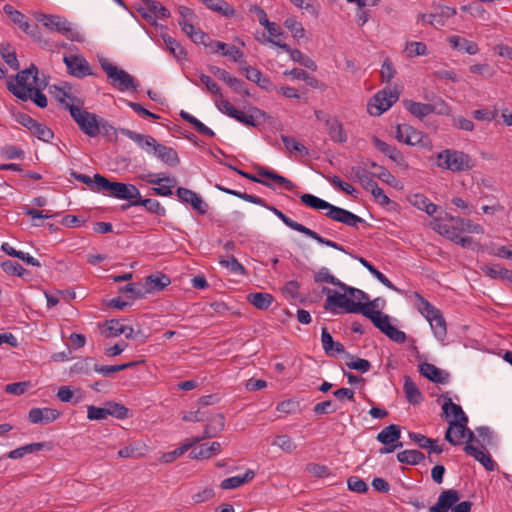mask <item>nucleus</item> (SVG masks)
Masks as SVG:
<instances>
[{
    "label": "nucleus",
    "instance_id": "nucleus-1",
    "mask_svg": "<svg viewBox=\"0 0 512 512\" xmlns=\"http://www.w3.org/2000/svg\"><path fill=\"white\" fill-rule=\"evenodd\" d=\"M120 132L147 152L152 149L153 154L165 164L175 167L180 163L178 154L172 147L159 144L152 136L143 135L127 128H121Z\"/></svg>",
    "mask_w": 512,
    "mask_h": 512
},
{
    "label": "nucleus",
    "instance_id": "nucleus-2",
    "mask_svg": "<svg viewBox=\"0 0 512 512\" xmlns=\"http://www.w3.org/2000/svg\"><path fill=\"white\" fill-rule=\"evenodd\" d=\"M414 298L417 300V310L427 319L430 323L431 329L435 337L443 341L447 335L446 321L441 311L432 305L429 301L423 298L418 292L414 293Z\"/></svg>",
    "mask_w": 512,
    "mask_h": 512
},
{
    "label": "nucleus",
    "instance_id": "nucleus-3",
    "mask_svg": "<svg viewBox=\"0 0 512 512\" xmlns=\"http://www.w3.org/2000/svg\"><path fill=\"white\" fill-rule=\"evenodd\" d=\"M96 181L98 193L122 200H131V202L140 196V191L133 184L110 181L104 176H97Z\"/></svg>",
    "mask_w": 512,
    "mask_h": 512
},
{
    "label": "nucleus",
    "instance_id": "nucleus-4",
    "mask_svg": "<svg viewBox=\"0 0 512 512\" xmlns=\"http://www.w3.org/2000/svg\"><path fill=\"white\" fill-rule=\"evenodd\" d=\"M437 166L452 172H464L471 170L474 162L463 151L446 149L437 154Z\"/></svg>",
    "mask_w": 512,
    "mask_h": 512
},
{
    "label": "nucleus",
    "instance_id": "nucleus-5",
    "mask_svg": "<svg viewBox=\"0 0 512 512\" xmlns=\"http://www.w3.org/2000/svg\"><path fill=\"white\" fill-rule=\"evenodd\" d=\"M66 109L84 134L89 137L99 135L100 117L84 109L82 103L80 105L66 104Z\"/></svg>",
    "mask_w": 512,
    "mask_h": 512
},
{
    "label": "nucleus",
    "instance_id": "nucleus-6",
    "mask_svg": "<svg viewBox=\"0 0 512 512\" xmlns=\"http://www.w3.org/2000/svg\"><path fill=\"white\" fill-rule=\"evenodd\" d=\"M266 209H268L269 211H271L275 216H277L286 226H288L289 228L297 231V232H300L312 239H314L315 241H317L318 243L322 244V245H326L328 247H331V248H334L336 250H339V251H342V252H346L345 248L338 244L337 242H334V241H331L329 239H326L322 236H320L318 233H316L315 231L307 228L306 226L292 220L291 218H289L288 216H286L282 211H280L279 209H277L276 207L274 206H271L268 204V207H265Z\"/></svg>",
    "mask_w": 512,
    "mask_h": 512
},
{
    "label": "nucleus",
    "instance_id": "nucleus-7",
    "mask_svg": "<svg viewBox=\"0 0 512 512\" xmlns=\"http://www.w3.org/2000/svg\"><path fill=\"white\" fill-rule=\"evenodd\" d=\"M101 68L107 74L110 84L120 91L137 90L138 83L135 78L123 69L110 63L107 59L100 61Z\"/></svg>",
    "mask_w": 512,
    "mask_h": 512
},
{
    "label": "nucleus",
    "instance_id": "nucleus-8",
    "mask_svg": "<svg viewBox=\"0 0 512 512\" xmlns=\"http://www.w3.org/2000/svg\"><path fill=\"white\" fill-rule=\"evenodd\" d=\"M38 21L47 29L66 36L70 41L82 42L84 40L82 34L75 30L67 19L61 16L41 14L38 17Z\"/></svg>",
    "mask_w": 512,
    "mask_h": 512
},
{
    "label": "nucleus",
    "instance_id": "nucleus-9",
    "mask_svg": "<svg viewBox=\"0 0 512 512\" xmlns=\"http://www.w3.org/2000/svg\"><path fill=\"white\" fill-rule=\"evenodd\" d=\"M324 308L335 313L337 309H342L346 313H361L363 306L361 302H355L348 293L333 292V295L326 298Z\"/></svg>",
    "mask_w": 512,
    "mask_h": 512
},
{
    "label": "nucleus",
    "instance_id": "nucleus-10",
    "mask_svg": "<svg viewBox=\"0 0 512 512\" xmlns=\"http://www.w3.org/2000/svg\"><path fill=\"white\" fill-rule=\"evenodd\" d=\"M448 423L449 426L445 433L446 441L454 446L462 444L464 440H466V445L473 444L475 435L474 432L467 427L468 422L448 421Z\"/></svg>",
    "mask_w": 512,
    "mask_h": 512
},
{
    "label": "nucleus",
    "instance_id": "nucleus-11",
    "mask_svg": "<svg viewBox=\"0 0 512 512\" xmlns=\"http://www.w3.org/2000/svg\"><path fill=\"white\" fill-rule=\"evenodd\" d=\"M401 437V428L397 424H390L383 428L376 436L377 441L385 445L380 448V454H389L397 448H401L403 444L399 442Z\"/></svg>",
    "mask_w": 512,
    "mask_h": 512
},
{
    "label": "nucleus",
    "instance_id": "nucleus-12",
    "mask_svg": "<svg viewBox=\"0 0 512 512\" xmlns=\"http://www.w3.org/2000/svg\"><path fill=\"white\" fill-rule=\"evenodd\" d=\"M398 100L396 92L379 91L368 104V112L372 116H379L387 111Z\"/></svg>",
    "mask_w": 512,
    "mask_h": 512
},
{
    "label": "nucleus",
    "instance_id": "nucleus-13",
    "mask_svg": "<svg viewBox=\"0 0 512 512\" xmlns=\"http://www.w3.org/2000/svg\"><path fill=\"white\" fill-rule=\"evenodd\" d=\"M325 215L333 221L340 222L353 228H357L359 224L365 222L363 218L353 214L352 212L344 208L332 204H330L328 211L325 213Z\"/></svg>",
    "mask_w": 512,
    "mask_h": 512
},
{
    "label": "nucleus",
    "instance_id": "nucleus-14",
    "mask_svg": "<svg viewBox=\"0 0 512 512\" xmlns=\"http://www.w3.org/2000/svg\"><path fill=\"white\" fill-rule=\"evenodd\" d=\"M68 72L76 78H84L92 75L90 65L87 60L81 55L64 56L63 59Z\"/></svg>",
    "mask_w": 512,
    "mask_h": 512
},
{
    "label": "nucleus",
    "instance_id": "nucleus-15",
    "mask_svg": "<svg viewBox=\"0 0 512 512\" xmlns=\"http://www.w3.org/2000/svg\"><path fill=\"white\" fill-rule=\"evenodd\" d=\"M460 500V494L455 489L443 490L437 499V502L429 508V512H448Z\"/></svg>",
    "mask_w": 512,
    "mask_h": 512
},
{
    "label": "nucleus",
    "instance_id": "nucleus-16",
    "mask_svg": "<svg viewBox=\"0 0 512 512\" xmlns=\"http://www.w3.org/2000/svg\"><path fill=\"white\" fill-rule=\"evenodd\" d=\"M256 173L258 176L266 178L265 180L269 181L274 189L276 186L283 188L287 191H292L296 185L289 180L288 178L276 173L274 170L268 169L264 166H256Z\"/></svg>",
    "mask_w": 512,
    "mask_h": 512
},
{
    "label": "nucleus",
    "instance_id": "nucleus-17",
    "mask_svg": "<svg viewBox=\"0 0 512 512\" xmlns=\"http://www.w3.org/2000/svg\"><path fill=\"white\" fill-rule=\"evenodd\" d=\"M176 195L180 201H182L183 203L190 204L192 208L199 212L200 214L204 215L207 213V203L196 192L188 188L178 187L176 190Z\"/></svg>",
    "mask_w": 512,
    "mask_h": 512
},
{
    "label": "nucleus",
    "instance_id": "nucleus-18",
    "mask_svg": "<svg viewBox=\"0 0 512 512\" xmlns=\"http://www.w3.org/2000/svg\"><path fill=\"white\" fill-rule=\"evenodd\" d=\"M268 41L273 45L283 49L286 53H289L292 61L299 63L301 66L311 69L312 71L317 70L316 63L309 56L303 54L300 50L291 49V47L288 44L281 42L279 40L268 39Z\"/></svg>",
    "mask_w": 512,
    "mask_h": 512
},
{
    "label": "nucleus",
    "instance_id": "nucleus-19",
    "mask_svg": "<svg viewBox=\"0 0 512 512\" xmlns=\"http://www.w3.org/2000/svg\"><path fill=\"white\" fill-rule=\"evenodd\" d=\"M423 133L408 124H399L396 128V139L410 146L423 142Z\"/></svg>",
    "mask_w": 512,
    "mask_h": 512
},
{
    "label": "nucleus",
    "instance_id": "nucleus-20",
    "mask_svg": "<svg viewBox=\"0 0 512 512\" xmlns=\"http://www.w3.org/2000/svg\"><path fill=\"white\" fill-rule=\"evenodd\" d=\"M60 412L49 407L32 408L28 413V420L33 424H48L55 421Z\"/></svg>",
    "mask_w": 512,
    "mask_h": 512
},
{
    "label": "nucleus",
    "instance_id": "nucleus-21",
    "mask_svg": "<svg viewBox=\"0 0 512 512\" xmlns=\"http://www.w3.org/2000/svg\"><path fill=\"white\" fill-rule=\"evenodd\" d=\"M321 342L325 353L329 357H336L338 354L345 353L344 345L334 341L326 327H323L321 330Z\"/></svg>",
    "mask_w": 512,
    "mask_h": 512
},
{
    "label": "nucleus",
    "instance_id": "nucleus-22",
    "mask_svg": "<svg viewBox=\"0 0 512 512\" xmlns=\"http://www.w3.org/2000/svg\"><path fill=\"white\" fill-rule=\"evenodd\" d=\"M484 450L485 449L476 447L474 444H467L464 447V452L467 455L480 462L486 470L493 471L495 468V463L491 456L488 453H485Z\"/></svg>",
    "mask_w": 512,
    "mask_h": 512
},
{
    "label": "nucleus",
    "instance_id": "nucleus-23",
    "mask_svg": "<svg viewBox=\"0 0 512 512\" xmlns=\"http://www.w3.org/2000/svg\"><path fill=\"white\" fill-rule=\"evenodd\" d=\"M222 445L219 442H211L201 444L199 447L194 448L189 456L192 459H208L220 453Z\"/></svg>",
    "mask_w": 512,
    "mask_h": 512
},
{
    "label": "nucleus",
    "instance_id": "nucleus-24",
    "mask_svg": "<svg viewBox=\"0 0 512 512\" xmlns=\"http://www.w3.org/2000/svg\"><path fill=\"white\" fill-rule=\"evenodd\" d=\"M130 206H143L148 212L153 213L160 217L165 216L166 214V209L161 205V203L158 200L151 198L142 199L141 195L139 196V198H136V200L130 202V204L122 205V208L125 209L126 207Z\"/></svg>",
    "mask_w": 512,
    "mask_h": 512
},
{
    "label": "nucleus",
    "instance_id": "nucleus-25",
    "mask_svg": "<svg viewBox=\"0 0 512 512\" xmlns=\"http://www.w3.org/2000/svg\"><path fill=\"white\" fill-rule=\"evenodd\" d=\"M361 314L370 319L371 322L384 334L392 326L390 323V317L381 311H369L366 306L363 308Z\"/></svg>",
    "mask_w": 512,
    "mask_h": 512
},
{
    "label": "nucleus",
    "instance_id": "nucleus-26",
    "mask_svg": "<svg viewBox=\"0 0 512 512\" xmlns=\"http://www.w3.org/2000/svg\"><path fill=\"white\" fill-rule=\"evenodd\" d=\"M419 372L422 376L435 383L443 384L447 381V374H444L441 369L428 362L419 365Z\"/></svg>",
    "mask_w": 512,
    "mask_h": 512
},
{
    "label": "nucleus",
    "instance_id": "nucleus-27",
    "mask_svg": "<svg viewBox=\"0 0 512 512\" xmlns=\"http://www.w3.org/2000/svg\"><path fill=\"white\" fill-rule=\"evenodd\" d=\"M171 283L170 277L163 273L152 274L146 277L144 286V291L150 293L151 291H160L163 290Z\"/></svg>",
    "mask_w": 512,
    "mask_h": 512
},
{
    "label": "nucleus",
    "instance_id": "nucleus-28",
    "mask_svg": "<svg viewBox=\"0 0 512 512\" xmlns=\"http://www.w3.org/2000/svg\"><path fill=\"white\" fill-rule=\"evenodd\" d=\"M447 41L453 49L463 51L469 55H475L479 51L478 45L475 42L457 35L448 37Z\"/></svg>",
    "mask_w": 512,
    "mask_h": 512
},
{
    "label": "nucleus",
    "instance_id": "nucleus-29",
    "mask_svg": "<svg viewBox=\"0 0 512 512\" xmlns=\"http://www.w3.org/2000/svg\"><path fill=\"white\" fill-rule=\"evenodd\" d=\"M445 399L442 409L447 418L453 417L450 421L468 422V417L461 406L452 402L451 398L443 396Z\"/></svg>",
    "mask_w": 512,
    "mask_h": 512
},
{
    "label": "nucleus",
    "instance_id": "nucleus-30",
    "mask_svg": "<svg viewBox=\"0 0 512 512\" xmlns=\"http://www.w3.org/2000/svg\"><path fill=\"white\" fill-rule=\"evenodd\" d=\"M481 270L491 279L507 280L512 283V271L499 264H486L481 267Z\"/></svg>",
    "mask_w": 512,
    "mask_h": 512
},
{
    "label": "nucleus",
    "instance_id": "nucleus-31",
    "mask_svg": "<svg viewBox=\"0 0 512 512\" xmlns=\"http://www.w3.org/2000/svg\"><path fill=\"white\" fill-rule=\"evenodd\" d=\"M403 391L407 401L412 405L419 404L423 400L422 393L412 378L408 375L404 376Z\"/></svg>",
    "mask_w": 512,
    "mask_h": 512
},
{
    "label": "nucleus",
    "instance_id": "nucleus-32",
    "mask_svg": "<svg viewBox=\"0 0 512 512\" xmlns=\"http://www.w3.org/2000/svg\"><path fill=\"white\" fill-rule=\"evenodd\" d=\"M50 450L52 448L51 443L49 442H39V443H31L19 448H16L9 452L8 457L11 459H18L23 457L26 454L34 453L43 449Z\"/></svg>",
    "mask_w": 512,
    "mask_h": 512
},
{
    "label": "nucleus",
    "instance_id": "nucleus-33",
    "mask_svg": "<svg viewBox=\"0 0 512 512\" xmlns=\"http://www.w3.org/2000/svg\"><path fill=\"white\" fill-rule=\"evenodd\" d=\"M225 428V417L223 414H217L212 417L209 423L206 425L204 430V435L201 437L203 439L216 437L222 432Z\"/></svg>",
    "mask_w": 512,
    "mask_h": 512
},
{
    "label": "nucleus",
    "instance_id": "nucleus-34",
    "mask_svg": "<svg viewBox=\"0 0 512 512\" xmlns=\"http://www.w3.org/2000/svg\"><path fill=\"white\" fill-rule=\"evenodd\" d=\"M264 117H265V112L261 111L260 109H258L256 107H253V108H251L249 114H246L240 110H237V113H235L232 118L244 125L255 127L257 125L256 121L259 118H264Z\"/></svg>",
    "mask_w": 512,
    "mask_h": 512
},
{
    "label": "nucleus",
    "instance_id": "nucleus-35",
    "mask_svg": "<svg viewBox=\"0 0 512 512\" xmlns=\"http://www.w3.org/2000/svg\"><path fill=\"white\" fill-rule=\"evenodd\" d=\"M254 476V471L249 469L245 472L244 475H237L224 479L221 482L220 487L224 490L236 489L241 485L251 481L254 478Z\"/></svg>",
    "mask_w": 512,
    "mask_h": 512
},
{
    "label": "nucleus",
    "instance_id": "nucleus-36",
    "mask_svg": "<svg viewBox=\"0 0 512 512\" xmlns=\"http://www.w3.org/2000/svg\"><path fill=\"white\" fill-rule=\"evenodd\" d=\"M250 304L260 310L268 309L274 301V297L269 293L254 292L247 295Z\"/></svg>",
    "mask_w": 512,
    "mask_h": 512
},
{
    "label": "nucleus",
    "instance_id": "nucleus-37",
    "mask_svg": "<svg viewBox=\"0 0 512 512\" xmlns=\"http://www.w3.org/2000/svg\"><path fill=\"white\" fill-rule=\"evenodd\" d=\"M326 125L328 127V135L332 141L337 143H345L347 141V134L337 119H328Z\"/></svg>",
    "mask_w": 512,
    "mask_h": 512
},
{
    "label": "nucleus",
    "instance_id": "nucleus-38",
    "mask_svg": "<svg viewBox=\"0 0 512 512\" xmlns=\"http://www.w3.org/2000/svg\"><path fill=\"white\" fill-rule=\"evenodd\" d=\"M38 79V69L34 64L25 70L20 71L15 78L14 84H22L24 86H35Z\"/></svg>",
    "mask_w": 512,
    "mask_h": 512
},
{
    "label": "nucleus",
    "instance_id": "nucleus-39",
    "mask_svg": "<svg viewBox=\"0 0 512 512\" xmlns=\"http://www.w3.org/2000/svg\"><path fill=\"white\" fill-rule=\"evenodd\" d=\"M351 172L354 175V178L367 192H369L370 189H372L373 186L377 184V182L373 180L372 173L368 172L364 168L354 166L351 168Z\"/></svg>",
    "mask_w": 512,
    "mask_h": 512
},
{
    "label": "nucleus",
    "instance_id": "nucleus-40",
    "mask_svg": "<svg viewBox=\"0 0 512 512\" xmlns=\"http://www.w3.org/2000/svg\"><path fill=\"white\" fill-rule=\"evenodd\" d=\"M210 10L225 17H232L235 14L234 8L224 0H200Z\"/></svg>",
    "mask_w": 512,
    "mask_h": 512
},
{
    "label": "nucleus",
    "instance_id": "nucleus-41",
    "mask_svg": "<svg viewBox=\"0 0 512 512\" xmlns=\"http://www.w3.org/2000/svg\"><path fill=\"white\" fill-rule=\"evenodd\" d=\"M146 446L141 442H134L118 451V456L121 458L138 459L145 455Z\"/></svg>",
    "mask_w": 512,
    "mask_h": 512
},
{
    "label": "nucleus",
    "instance_id": "nucleus-42",
    "mask_svg": "<svg viewBox=\"0 0 512 512\" xmlns=\"http://www.w3.org/2000/svg\"><path fill=\"white\" fill-rule=\"evenodd\" d=\"M372 141L374 146L387 157H389L391 160H393L396 163H400L402 161V154L398 151L397 148L389 145L388 143L380 140L377 137H373Z\"/></svg>",
    "mask_w": 512,
    "mask_h": 512
},
{
    "label": "nucleus",
    "instance_id": "nucleus-43",
    "mask_svg": "<svg viewBox=\"0 0 512 512\" xmlns=\"http://www.w3.org/2000/svg\"><path fill=\"white\" fill-rule=\"evenodd\" d=\"M359 261L384 286H386L387 288H389L393 291L400 292V290L369 261H367L366 259H364L362 257L359 258Z\"/></svg>",
    "mask_w": 512,
    "mask_h": 512
},
{
    "label": "nucleus",
    "instance_id": "nucleus-44",
    "mask_svg": "<svg viewBox=\"0 0 512 512\" xmlns=\"http://www.w3.org/2000/svg\"><path fill=\"white\" fill-rule=\"evenodd\" d=\"M425 455L419 450H404L397 454V460L400 463L417 465L424 461Z\"/></svg>",
    "mask_w": 512,
    "mask_h": 512
},
{
    "label": "nucleus",
    "instance_id": "nucleus-45",
    "mask_svg": "<svg viewBox=\"0 0 512 512\" xmlns=\"http://www.w3.org/2000/svg\"><path fill=\"white\" fill-rule=\"evenodd\" d=\"M407 110L414 116L422 119L435 111L431 104L409 101L406 105Z\"/></svg>",
    "mask_w": 512,
    "mask_h": 512
},
{
    "label": "nucleus",
    "instance_id": "nucleus-46",
    "mask_svg": "<svg viewBox=\"0 0 512 512\" xmlns=\"http://www.w3.org/2000/svg\"><path fill=\"white\" fill-rule=\"evenodd\" d=\"M137 364H138V362H136V361L119 364V365H106V366H101L96 363L93 365V370L95 372L102 374L105 377H109L113 373H116V372H119V371H122V370H125L128 368L135 367Z\"/></svg>",
    "mask_w": 512,
    "mask_h": 512
},
{
    "label": "nucleus",
    "instance_id": "nucleus-47",
    "mask_svg": "<svg viewBox=\"0 0 512 512\" xmlns=\"http://www.w3.org/2000/svg\"><path fill=\"white\" fill-rule=\"evenodd\" d=\"M215 45L217 46V48L221 49L220 53L223 56L229 57L231 60L239 63L240 65H242V63L244 62L243 61V56H244L243 52L235 45H230V44H227L224 42L216 43Z\"/></svg>",
    "mask_w": 512,
    "mask_h": 512
},
{
    "label": "nucleus",
    "instance_id": "nucleus-48",
    "mask_svg": "<svg viewBox=\"0 0 512 512\" xmlns=\"http://www.w3.org/2000/svg\"><path fill=\"white\" fill-rule=\"evenodd\" d=\"M371 168L375 169V172L372 173L373 177L378 178L379 180L391 185L395 186V183L397 182V179L395 176H393L388 169H386L384 166L378 165L374 161H369L367 163Z\"/></svg>",
    "mask_w": 512,
    "mask_h": 512
},
{
    "label": "nucleus",
    "instance_id": "nucleus-49",
    "mask_svg": "<svg viewBox=\"0 0 512 512\" xmlns=\"http://www.w3.org/2000/svg\"><path fill=\"white\" fill-rule=\"evenodd\" d=\"M202 441V438H194L191 442L185 443L175 450L165 453L161 457V461L164 463H171L178 457L182 456L186 451L193 447L196 443Z\"/></svg>",
    "mask_w": 512,
    "mask_h": 512
},
{
    "label": "nucleus",
    "instance_id": "nucleus-50",
    "mask_svg": "<svg viewBox=\"0 0 512 512\" xmlns=\"http://www.w3.org/2000/svg\"><path fill=\"white\" fill-rule=\"evenodd\" d=\"M162 39L168 51L177 59L182 60L186 58V52L176 39L168 34H163Z\"/></svg>",
    "mask_w": 512,
    "mask_h": 512
},
{
    "label": "nucleus",
    "instance_id": "nucleus-51",
    "mask_svg": "<svg viewBox=\"0 0 512 512\" xmlns=\"http://www.w3.org/2000/svg\"><path fill=\"white\" fill-rule=\"evenodd\" d=\"M313 279L315 283H328L334 286H337L341 289L343 286V282H341L338 278L332 275L328 268L322 267L317 272L314 273Z\"/></svg>",
    "mask_w": 512,
    "mask_h": 512
},
{
    "label": "nucleus",
    "instance_id": "nucleus-52",
    "mask_svg": "<svg viewBox=\"0 0 512 512\" xmlns=\"http://www.w3.org/2000/svg\"><path fill=\"white\" fill-rule=\"evenodd\" d=\"M94 364H96V362L93 357H85L75 362L71 366L70 372L72 374L89 375L93 370Z\"/></svg>",
    "mask_w": 512,
    "mask_h": 512
},
{
    "label": "nucleus",
    "instance_id": "nucleus-53",
    "mask_svg": "<svg viewBox=\"0 0 512 512\" xmlns=\"http://www.w3.org/2000/svg\"><path fill=\"white\" fill-rule=\"evenodd\" d=\"M345 364L349 369L357 370L361 373H366L371 368V363L368 360L355 357L349 353H346Z\"/></svg>",
    "mask_w": 512,
    "mask_h": 512
},
{
    "label": "nucleus",
    "instance_id": "nucleus-54",
    "mask_svg": "<svg viewBox=\"0 0 512 512\" xmlns=\"http://www.w3.org/2000/svg\"><path fill=\"white\" fill-rule=\"evenodd\" d=\"M284 75L290 76L293 79L306 81L309 86L314 88L318 86V80L303 69L293 68L291 70H286Z\"/></svg>",
    "mask_w": 512,
    "mask_h": 512
},
{
    "label": "nucleus",
    "instance_id": "nucleus-55",
    "mask_svg": "<svg viewBox=\"0 0 512 512\" xmlns=\"http://www.w3.org/2000/svg\"><path fill=\"white\" fill-rule=\"evenodd\" d=\"M300 199L302 203H304L306 206L316 209V210H326L328 211V208L330 206V203L320 199L312 194L305 193L300 196Z\"/></svg>",
    "mask_w": 512,
    "mask_h": 512
},
{
    "label": "nucleus",
    "instance_id": "nucleus-56",
    "mask_svg": "<svg viewBox=\"0 0 512 512\" xmlns=\"http://www.w3.org/2000/svg\"><path fill=\"white\" fill-rule=\"evenodd\" d=\"M456 227H458V232L461 234L462 232L481 234L483 233V227L477 223H474L470 219L465 218H457L456 219Z\"/></svg>",
    "mask_w": 512,
    "mask_h": 512
},
{
    "label": "nucleus",
    "instance_id": "nucleus-57",
    "mask_svg": "<svg viewBox=\"0 0 512 512\" xmlns=\"http://www.w3.org/2000/svg\"><path fill=\"white\" fill-rule=\"evenodd\" d=\"M122 332H125L124 324H122L117 319H111V320L106 321L105 328L102 331V334L106 338H112V337H117V336L121 335Z\"/></svg>",
    "mask_w": 512,
    "mask_h": 512
},
{
    "label": "nucleus",
    "instance_id": "nucleus-58",
    "mask_svg": "<svg viewBox=\"0 0 512 512\" xmlns=\"http://www.w3.org/2000/svg\"><path fill=\"white\" fill-rule=\"evenodd\" d=\"M221 266L227 268L234 275H245L244 266L232 255L220 260Z\"/></svg>",
    "mask_w": 512,
    "mask_h": 512
},
{
    "label": "nucleus",
    "instance_id": "nucleus-59",
    "mask_svg": "<svg viewBox=\"0 0 512 512\" xmlns=\"http://www.w3.org/2000/svg\"><path fill=\"white\" fill-rule=\"evenodd\" d=\"M107 416H113L117 419H125L128 417V408L124 405L116 403V402H107L105 403Z\"/></svg>",
    "mask_w": 512,
    "mask_h": 512
},
{
    "label": "nucleus",
    "instance_id": "nucleus-60",
    "mask_svg": "<svg viewBox=\"0 0 512 512\" xmlns=\"http://www.w3.org/2000/svg\"><path fill=\"white\" fill-rule=\"evenodd\" d=\"M34 86H24L22 84H14L9 83L8 89L10 92L13 93L14 96H16L18 99L22 101H27L30 99L31 93L33 91Z\"/></svg>",
    "mask_w": 512,
    "mask_h": 512
},
{
    "label": "nucleus",
    "instance_id": "nucleus-61",
    "mask_svg": "<svg viewBox=\"0 0 512 512\" xmlns=\"http://www.w3.org/2000/svg\"><path fill=\"white\" fill-rule=\"evenodd\" d=\"M119 291L124 294H129L131 299H140L146 295L144 286L138 283H130L119 288Z\"/></svg>",
    "mask_w": 512,
    "mask_h": 512
},
{
    "label": "nucleus",
    "instance_id": "nucleus-62",
    "mask_svg": "<svg viewBox=\"0 0 512 512\" xmlns=\"http://www.w3.org/2000/svg\"><path fill=\"white\" fill-rule=\"evenodd\" d=\"M281 139L287 150L298 152L303 156H307L309 154L308 149L295 138L290 136H282Z\"/></svg>",
    "mask_w": 512,
    "mask_h": 512
},
{
    "label": "nucleus",
    "instance_id": "nucleus-63",
    "mask_svg": "<svg viewBox=\"0 0 512 512\" xmlns=\"http://www.w3.org/2000/svg\"><path fill=\"white\" fill-rule=\"evenodd\" d=\"M2 270L10 275H17L19 277H23L25 274H27V270L24 269L19 263L12 261V260H6L1 263Z\"/></svg>",
    "mask_w": 512,
    "mask_h": 512
},
{
    "label": "nucleus",
    "instance_id": "nucleus-64",
    "mask_svg": "<svg viewBox=\"0 0 512 512\" xmlns=\"http://www.w3.org/2000/svg\"><path fill=\"white\" fill-rule=\"evenodd\" d=\"M147 10L152 13L156 18L167 19L170 17L169 10L162 4L156 1H149L146 3Z\"/></svg>",
    "mask_w": 512,
    "mask_h": 512
}]
</instances>
